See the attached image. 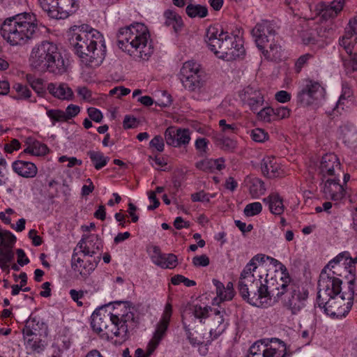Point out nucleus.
<instances>
[{
    "mask_svg": "<svg viewBox=\"0 0 357 357\" xmlns=\"http://www.w3.org/2000/svg\"><path fill=\"white\" fill-rule=\"evenodd\" d=\"M263 278L264 275L261 273L245 266L241 273L238 283V290L243 299L247 294L249 295L250 291L254 290L255 285L259 284V281Z\"/></svg>",
    "mask_w": 357,
    "mask_h": 357,
    "instance_id": "15",
    "label": "nucleus"
},
{
    "mask_svg": "<svg viewBox=\"0 0 357 357\" xmlns=\"http://www.w3.org/2000/svg\"><path fill=\"white\" fill-rule=\"evenodd\" d=\"M219 126L222 134L230 135L236 134L238 131V128L236 123H227L225 119L219 121Z\"/></svg>",
    "mask_w": 357,
    "mask_h": 357,
    "instance_id": "51",
    "label": "nucleus"
},
{
    "mask_svg": "<svg viewBox=\"0 0 357 357\" xmlns=\"http://www.w3.org/2000/svg\"><path fill=\"white\" fill-rule=\"evenodd\" d=\"M227 314L224 309L215 310L210 319L209 334L212 339L217 338L228 326Z\"/></svg>",
    "mask_w": 357,
    "mask_h": 357,
    "instance_id": "21",
    "label": "nucleus"
},
{
    "mask_svg": "<svg viewBox=\"0 0 357 357\" xmlns=\"http://www.w3.org/2000/svg\"><path fill=\"white\" fill-rule=\"evenodd\" d=\"M250 136L253 141L259 143L264 142L268 139V132L259 128L252 130Z\"/></svg>",
    "mask_w": 357,
    "mask_h": 357,
    "instance_id": "49",
    "label": "nucleus"
},
{
    "mask_svg": "<svg viewBox=\"0 0 357 357\" xmlns=\"http://www.w3.org/2000/svg\"><path fill=\"white\" fill-rule=\"evenodd\" d=\"M341 285L342 280L340 278L328 273L326 268H324L318 282L317 304L319 307H321L323 301L340 296Z\"/></svg>",
    "mask_w": 357,
    "mask_h": 357,
    "instance_id": "11",
    "label": "nucleus"
},
{
    "mask_svg": "<svg viewBox=\"0 0 357 357\" xmlns=\"http://www.w3.org/2000/svg\"><path fill=\"white\" fill-rule=\"evenodd\" d=\"M206 37L209 49L220 59L231 61L242 58L245 54L241 40L224 31L221 27L209 26Z\"/></svg>",
    "mask_w": 357,
    "mask_h": 357,
    "instance_id": "5",
    "label": "nucleus"
},
{
    "mask_svg": "<svg viewBox=\"0 0 357 357\" xmlns=\"http://www.w3.org/2000/svg\"><path fill=\"white\" fill-rule=\"evenodd\" d=\"M312 54H305L301 56L295 63V70L297 73H300L301 69L307 63L308 61L312 58Z\"/></svg>",
    "mask_w": 357,
    "mask_h": 357,
    "instance_id": "57",
    "label": "nucleus"
},
{
    "mask_svg": "<svg viewBox=\"0 0 357 357\" xmlns=\"http://www.w3.org/2000/svg\"><path fill=\"white\" fill-rule=\"evenodd\" d=\"M185 13L190 18H204L208 15V8L206 6L190 2L185 8Z\"/></svg>",
    "mask_w": 357,
    "mask_h": 357,
    "instance_id": "34",
    "label": "nucleus"
},
{
    "mask_svg": "<svg viewBox=\"0 0 357 357\" xmlns=\"http://www.w3.org/2000/svg\"><path fill=\"white\" fill-rule=\"evenodd\" d=\"M180 80L183 87L194 92L199 100H206L211 96V88L206 79V74L201 65L194 61H185L180 70Z\"/></svg>",
    "mask_w": 357,
    "mask_h": 357,
    "instance_id": "7",
    "label": "nucleus"
},
{
    "mask_svg": "<svg viewBox=\"0 0 357 357\" xmlns=\"http://www.w3.org/2000/svg\"><path fill=\"white\" fill-rule=\"evenodd\" d=\"M26 344L33 351L40 352L43 349V345L41 343V340H38L37 337L34 338H29L26 340Z\"/></svg>",
    "mask_w": 357,
    "mask_h": 357,
    "instance_id": "60",
    "label": "nucleus"
},
{
    "mask_svg": "<svg viewBox=\"0 0 357 357\" xmlns=\"http://www.w3.org/2000/svg\"><path fill=\"white\" fill-rule=\"evenodd\" d=\"M266 346H263L262 343H259V342H255L249 349V354L248 356H253L256 355L258 353L262 354L264 355V351L266 349Z\"/></svg>",
    "mask_w": 357,
    "mask_h": 357,
    "instance_id": "61",
    "label": "nucleus"
},
{
    "mask_svg": "<svg viewBox=\"0 0 357 357\" xmlns=\"http://www.w3.org/2000/svg\"><path fill=\"white\" fill-rule=\"evenodd\" d=\"M29 61L31 68L40 73L62 75L67 69L57 46L48 41H43L33 48Z\"/></svg>",
    "mask_w": 357,
    "mask_h": 357,
    "instance_id": "6",
    "label": "nucleus"
},
{
    "mask_svg": "<svg viewBox=\"0 0 357 357\" xmlns=\"http://www.w3.org/2000/svg\"><path fill=\"white\" fill-rule=\"evenodd\" d=\"M88 155L93 163L94 167L98 170L104 167L109 160L100 151H89Z\"/></svg>",
    "mask_w": 357,
    "mask_h": 357,
    "instance_id": "41",
    "label": "nucleus"
},
{
    "mask_svg": "<svg viewBox=\"0 0 357 357\" xmlns=\"http://www.w3.org/2000/svg\"><path fill=\"white\" fill-rule=\"evenodd\" d=\"M268 259L269 257L266 255L258 254L254 256L245 266L253 269L257 273H261V271L266 269L264 263L268 261Z\"/></svg>",
    "mask_w": 357,
    "mask_h": 357,
    "instance_id": "37",
    "label": "nucleus"
},
{
    "mask_svg": "<svg viewBox=\"0 0 357 357\" xmlns=\"http://www.w3.org/2000/svg\"><path fill=\"white\" fill-rule=\"evenodd\" d=\"M49 17L60 20L73 15L79 8V0H38Z\"/></svg>",
    "mask_w": 357,
    "mask_h": 357,
    "instance_id": "10",
    "label": "nucleus"
},
{
    "mask_svg": "<svg viewBox=\"0 0 357 357\" xmlns=\"http://www.w3.org/2000/svg\"><path fill=\"white\" fill-rule=\"evenodd\" d=\"M257 112L259 119L265 122H271L275 121L274 110L272 107H266L261 109L260 111H257Z\"/></svg>",
    "mask_w": 357,
    "mask_h": 357,
    "instance_id": "52",
    "label": "nucleus"
},
{
    "mask_svg": "<svg viewBox=\"0 0 357 357\" xmlns=\"http://www.w3.org/2000/svg\"><path fill=\"white\" fill-rule=\"evenodd\" d=\"M12 167L16 174L24 178H33L38 172L34 163L21 160L13 162Z\"/></svg>",
    "mask_w": 357,
    "mask_h": 357,
    "instance_id": "28",
    "label": "nucleus"
},
{
    "mask_svg": "<svg viewBox=\"0 0 357 357\" xmlns=\"http://www.w3.org/2000/svg\"><path fill=\"white\" fill-rule=\"evenodd\" d=\"M102 242L96 234L84 236L78 242L75 248L83 257H94L102 250Z\"/></svg>",
    "mask_w": 357,
    "mask_h": 357,
    "instance_id": "17",
    "label": "nucleus"
},
{
    "mask_svg": "<svg viewBox=\"0 0 357 357\" xmlns=\"http://www.w3.org/2000/svg\"><path fill=\"white\" fill-rule=\"evenodd\" d=\"M252 36L259 50H264L275 37V31L273 24L267 20H262L257 23L252 30Z\"/></svg>",
    "mask_w": 357,
    "mask_h": 357,
    "instance_id": "16",
    "label": "nucleus"
},
{
    "mask_svg": "<svg viewBox=\"0 0 357 357\" xmlns=\"http://www.w3.org/2000/svg\"><path fill=\"white\" fill-rule=\"evenodd\" d=\"M344 0H335L323 10V17L325 18L335 17L342 10Z\"/></svg>",
    "mask_w": 357,
    "mask_h": 357,
    "instance_id": "38",
    "label": "nucleus"
},
{
    "mask_svg": "<svg viewBox=\"0 0 357 357\" xmlns=\"http://www.w3.org/2000/svg\"><path fill=\"white\" fill-rule=\"evenodd\" d=\"M80 111L79 107L75 105H70L67 107L65 112L68 121L77 116Z\"/></svg>",
    "mask_w": 357,
    "mask_h": 357,
    "instance_id": "64",
    "label": "nucleus"
},
{
    "mask_svg": "<svg viewBox=\"0 0 357 357\" xmlns=\"http://www.w3.org/2000/svg\"><path fill=\"white\" fill-rule=\"evenodd\" d=\"M116 37L119 48L127 52L136 60L148 61L153 53L149 32L143 24L135 23L122 27L118 31Z\"/></svg>",
    "mask_w": 357,
    "mask_h": 357,
    "instance_id": "3",
    "label": "nucleus"
},
{
    "mask_svg": "<svg viewBox=\"0 0 357 357\" xmlns=\"http://www.w3.org/2000/svg\"><path fill=\"white\" fill-rule=\"evenodd\" d=\"M87 257H83L76 250H74L71 258L73 270L79 273L80 278L84 280L88 278L94 271L101 259L100 254L94 257L92 260L88 259Z\"/></svg>",
    "mask_w": 357,
    "mask_h": 357,
    "instance_id": "13",
    "label": "nucleus"
},
{
    "mask_svg": "<svg viewBox=\"0 0 357 357\" xmlns=\"http://www.w3.org/2000/svg\"><path fill=\"white\" fill-rule=\"evenodd\" d=\"M86 291H77L75 289H70L69 294L72 298V300L77 303L78 306H82L83 303L82 301H79V299L82 298L84 296V293Z\"/></svg>",
    "mask_w": 357,
    "mask_h": 357,
    "instance_id": "62",
    "label": "nucleus"
},
{
    "mask_svg": "<svg viewBox=\"0 0 357 357\" xmlns=\"http://www.w3.org/2000/svg\"><path fill=\"white\" fill-rule=\"evenodd\" d=\"M286 350V344L283 342L278 339H274L271 340V344L266 347L264 355L258 353L256 355L248 356V357H285Z\"/></svg>",
    "mask_w": 357,
    "mask_h": 357,
    "instance_id": "27",
    "label": "nucleus"
},
{
    "mask_svg": "<svg viewBox=\"0 0 357 357\" xmlns=\"http://www.w3.org/2000/svg\"><path fill=\"white\" fill-rule=\"evenodd\" d=\"M13 89L17 93V100H27L31 96V91L25 85L20 83H16L13 85Z\"/></svg>",
    "mask_w": 357,
    "mask_h": 357,
    "instance_id": "46",
    "label": "nucleus"
},
{
    "mask_svg": "<svg viewBox=\"0 0 357 357\" xmlns=\"http://www.w3.org/2000/svg\"><path fill=\"white\" fill-rule=\"evenodd\" d=\"M48 151L47 146L36 140H29L27 147L24 150V153L39 156L45 155Z\"/></svg>",
    "mask_w": 357,
    "mask_h": 357,
    "instance_id": "35",
    "label": "nucleus"
},
{
    "mask_svg": "<svg viewBox=\"0 0 357 357\" xmlns=\"http://www.w3.org/2000/svg\"><path fill=\"white\" fill-rule=\"evenodd\" d=\"M164 17H165V24L167 26H172L176 31L177 28H181L183 25L181 16L172 10L169 9L165 10Z\"/></svg>",
    "mask_w": 357,
    "mask_h": 357,
    "instance_id": "40",
    "label": "nucleus"
},
{
    "mask_svg": "<svg viewBox=\"0 0 357 357\" xmlns=\"http://www.w3.org/2000/svg\"><path fill=\"white\" fill-rule=\"evenodd\" d=\"M135 315L131 308L123 305L121 312L115 314L95 311L91 315L92 329L101 338L105 340L119 338L120 342L128 337V324L134 321Z\"/></svg>",
    "mask_w": 357,
    "mask_h": 357,
    "instance_id": "2",
    "label": "nucleus"
},
{
    "mask_svg": "<svg viewBox=\"0 0 357 357\" xmlns=\"http://www.w3.org/2000/svg\"><path fill=\"white\" fill-rule=\"evenodd\" d=\"M349 259V252H343L337 255L333 259L329 261L324 268L326 271L328 270L331 275L347 277V274L349 273L353 277L354 276L355 268L350 265L347 266L346 261Z\"/></svg>",
    "mask_w": 357,
    "mask_h": 357,
    "instance_id": "18",
    "label": "nucleus"
},
{
    "mask_svg": "<svg viewBox=\"0 0 357 357\" xmlns=\"http://www.w3.org/2000/svg\"><path fill=\"white\" fill-rule=\"evenodd\" d=\"M263 202L268 206L271 213L280 215L284 211L283 199L277 192L271 193L267 197L263 199Z\"/></svg>",
    "mask_w": 357,
    "mask_h": 357,
    "instance_id": "30",
    "label": "nucleus"
},
{
    "mask_svg": "<svg viewBox=\"0 0 357 357\" xmlns=\"http://www.w3.org/2000/svg\"><path fill=\"white\" fill-rule=\"evenodd\" d=\"M70 45L81 63L96 68L103 61L106 45L103 36L96 29L82 25L72 28L69 33Z\"/></svg>",
    "mask_w": 357,
    "mask_h": 357,
    "instance_id": "1",
    "label": "nucleus"
},
{
    "mask_svg": "<svg viewBox=\"0 0 357 357\" xmlns=\"http://www.w3.org/2000/svg\"><path fill=\"white\" fill-rule=\"evenodd\" d=\"M210 263V260L208 256L206 255H202L199 256H195L192 259V264L195 266H207Z\"/></svg>",
    "mask_w": 357,
    "mask_h": 357,
    "instance_id": "59",
    "label": "nucleus"
},
{
    "mask_svg": "<svg viewBox=\"0 0 357 357\" xmlns=\"http://www.w3.org/2000/svg\"><path fill=\"white\" fill-rule=\"evenodd\" d=\"M240 96L243 102L248 105L254 112H257L264 102V96L261 91L251 86L245 88Z\"/></svg>",
    "mask_w": 357,
    "mask_h": 357,
    "instance_id": "22",
    "label": "nucleus"
},
{
    "mask_svg": "<svg viewBox=\"0 0 357 357\" xmlns=\"http://www.w3.org/2000/svg\"><path fill=\"white\" fill-rule=\"evenodd\" d=\"M149 146L151 148H153L159 152H162L165 148V144L162 137L160 135L155 136L151 140Z\"/></svg>",
    "mask_w": 357,
    "mask_h": 357,
    "instance_id": "56",
    "label": "nucleus"
},
{
    "mask_svg": "<svg viewBox=\"0 0 357 357\" xmlns=\"http://www.w3.org/2000/svg\"><path fill=\"white\" fill-rule=\"evenodd\" d=\"M284 307L292 314H298L305 305L308 291L296 285L291 282L289 274L284 273L279 278V289L276 294V301L282 296Z\"/></svg>",
    "mask_w": 357,
    "mask_h": 357,
    "instance_id": "8",
    "label": "nucleus"
},
{
    "mask_svg": "<svg viewBox=\"0 0 357 357\" xmlns=\"http://www.w3.org/2000/svg\"><path fill=\"white\" fill-rule=\"evenodd\" d=\"M246 185L252 198H258L265 193L264 183L257 177H248L245 180Z\"/></svg>",
    "mask_w": 357,
    "mask_h": 357,
    "instance_id": "31",
    "label": "nucleus"
},
{
    "mask_svg": "<svg viewBox=\"0 0 357 357\" xmlns=\"http://www.w3.org/2000/svg\"><path fill=\"white\" fill-rule=\"evenodd\" d=\"M47 115L52 120L53 125L56 122H65L68 121L65 112L62 110L49 109L47 111Z\"/></svg>",
    "mask_w": 357,
    "mask_h": 357,
    "instance_id": "48",
    "label": "nucleus"
},
{
    "mask_svg": "<svg viewBox=\"0 0 357 357\" xmlns=\"http://www.w3.org/2000/svg\"><path fill=\"white\" fill-rule=\"evenodd\" d=\"M168 326L158 324L153 338L149 344L148 352L151 354L164 337Z\"/></svg>",
    "mask_w": 357,
    "mask_h": 357,
    "instance_id": "36",
    "label": "nucleus"
},
{
    "mask_svg": "<svg viewBox=\"0 0 357 357\" xmlns=\"http://www.w3.org/2000/svg\"><path fill=\"white\" fill-rule=\"evenodd\" d=\"M345 299L344 294L329 298L323 301L321 307L324 308L325 312L331 317H342L349 312L352 305L351 301H346Z\"/></svg>",
    "mask_w": 357,
    "mask_h": 357,
    "instance_id": "14",
    "label": "nucleus"
},
{
    "mask_svg": "<svg viewBox=\"0 0 357 357\" xmlns=\"http://www.w3.org/2000/svg\"><path fill=\"white\" fill-rule=\"evenodd\" d=\"M15 241L16 238L10 231L0 229V247L10 248L12 249Z\"/></svg>",
    "mask_w": 357,
    "mask_h": 357,
    "instance_id": "43",
    "label": "nucleus"
},
{
    "mask_svg": "<svg viewBox=\"0 0 357 357\" xmlns=\"http://www.w3.org/2000/svg\"><path fill=\"white\" fill-rule=\"evenodd\" d=\"M356 43L357 20L354 18L349 20L344 34L339 40V44L348 54H351Z\"/></svg>",
    "mask_w": 357,
    "mask_h": 357,
    "instance_id": "23",
    "label": "nucleus"
},
{
    "mask_svg": "<svg viewBox=\"0 0 357 357\" xmlns=\"http://www.w3.org/2000/svg\"><path fill=\"white\" fill-rule=\"evenodd\" d=\"M88 114L90 119L95 122L100 123L102 119V114L101 112L94 107H90L88 109Z\"/></svg>",
    "mask_w": 357,
    "mask_h": 357,
    "instance_id": "63",
    "label": "nucleus"
},
{
    "mask_svg": "<svg viewBox=\"0 0 357 357\" xmlns=\"http://www.w3.org/2000/svg\"><path fill=\"white\" fill-rule=\"evenodd\" d=\"M340 132L346 144L351 147L357 146V131L354 126L344 125L340 127Z\"/></svg>",
    "mask_w": 357,
    "mask_h": 357,
    "instance_id": "33",
    "label": "nucleus"
},
{
    "mask_svg": "<svg viewBox=\"0 0 357 357\" xmlns=\"http://www.w3.org/2000/svg\"><path fill=\"white\" fill-rule=\"evenodd\" d=\"M323 192L327 198L334 201L341 200L345 195V190L342 185H340L339 177L324 179Z\"/></svg>",
    "mask_w": 357,
    "mask_h": 357,
    "instance_id": "24",
    "label": "nucleus"
},
{
    "mask_svg": "<svg viewBox=\"0 0 357 357\" xmlns=\"http://www.w3.org/2000/svg\"><path fill=\"white\" fill-rule=\"evenodd\" d=\"M14 259V252L10 248L0 247V264L10 263Z\"/></svg>",
    "mask_w": 357,
    "mask_h": 357,
    "instance_id": "53",
    "label": "nucleus"
},
{
    "mask_svg": "<svg viewBox=\"0 0 357 357\" xmlns=\"http://www.w3.org/2000/svg\"><path fill=\"white\" fill-rule=\"evenodd\" d=\"M260 50L268 59L277 61L281 58V46L278 40L275 39V37L271 39V42L268 43L266 48Z\"/></svg>",
    "mask_w": 357,
    "mask_h": 357,
    "instance_id": "32",
    "label": "nucleus"
},
{
    "mask_svg": "<svg viewBox=\"0 0 357 357\" xmlns=\"http://www.w3.org/2000/svg\"><path fill=\"white\" fill-rule=\"evenodd\" d=\"M166 143L174 147L186 146L190 141V132L187 128L169 127L165 132Z\"/></svg>",
    "mask_w": 357,
    "mask_h": 357,
    "instance_id": "20",
    "label": "nucleus"
},
{
    "mask_svg": "<svg viewBox=\"0 0 357 357\" xmlns=\"http://www.w3.org/2000/svg\"><path fill=\"white\" fill-rule=\"evenodd\" d=\"M319 172L322 181L339 177L341 173V165L337 156L334 153L324 155L321 158Z\"/></svg>",
    "mask_w": 357,
    "mask_h": 357,
    "instance_id": "19",
    "label": "nucleus"
},
{
    "mask_svg": "<svg viewBox=\"0 0 357 357\" xmlns=\"http://www.w3.org/2000/svg\"><path fill=\"white\" fill-rule=\"evenodd\" d=\"M191 310L194 317L202 322L203 319L208 317L209 311L212 309L208 305L197 303L192 306Z\"/></svg>",
    "mask_w": 357,
    "mask_h": 357,
    "instance_id": "42",
    "label": "nucleus"
},
{
    "mask_svg": "<svg viewBox=\"0 0 357 357\" xmlns=\"http://www.w3.org/2000/svg\"><path fill=\"white\" fill-rule=\"evenodd\" d=\"M279 278L275 275L269 278L268 273L266 277L259 281V284L255 285L254 290L249 291V295L243 298L253 306L266 307L271 306L276 301V294L279 289Z\"/></svg>",
    "mask_w": 357,
    "mask_h": 357,
    "instance_id": "9",
    "label": "nucleus"
},
{
    "mask_svg": "<svg viewBox=\"0 0 357 357\" xmlns=\"http://www.w3.org/2000/svg\"><path fill=\"white\" fill-rule=\"evenodd\" d=\"M273 110L275 121L288 118L290 115V109L286 107H279Z\"/></svg>",
    "mask_w": 357,
    "mask_h": 357,
    "instance_id": "58",
    "label": "nucleus"
},
{
    "mask_svg": "<svg viewBox=\"0 0 357 357\" xmlns=\"http://www.w3.org/2000/svg\"><path fill=\"white\" fill-rule=\"evenodd\" d=\"M325 94V89L319 82L312 79L307 80L306 84L297 94V102L303 106L317 104L324 99Z\"/></svg>",
    "mask_w": 357,
    "mask_h": 357,
    "instance_id": "12",
    "label": "nucleus"
},
{
    "mask_svg": "<svg viewBox=\"0 0 357 357\" xmlns=\"http://www.w3.org/2000/svg\"><path fill=\"white\" fill-rule=\"evenodd\" d=\"M172 304L169 303H167L165 307V310L163 312L162 319L158 324L168 326L169 321H170V318L172 317Z\"/></svg>",
    "mask_w": 357,
    "mask_h": 357,
    "instance_id": "54",
    "label": "nucleus"
},
{
    "mask_svg": "<svg viewBox=\"0 0 357 357\" xmlns=\"http://www.w3.org/2000/svg\"><path fill=\"white\" fill-rule=\"evenodd\" d=\"M47 91L54 98L61 100H71L73 97V91L66 83H50L47 85Z\"/></svg>",
    "mask_w": 357,
    "mask_h": 357,
    "instance_id": "29",
    "label": "nucleus"
},
{
    "mask_svg": "<svg viewBox=\"0 0 357 357\" xmlns=\"http://www.w3.org/2000/svg\"><path fill=\"white\" fill-rule=\"evenodd\" d=\"M34 321H28L26 324L24 328L23 329V335L27 340L29 338H34L37 337L36 333V329L33 328Z\"/></svg>",
    "mask_w": 357,
    "mask_h": 357,
    "instance_id": "55",
    "label": "nucleus"
},
{
    "mask_svg": "<svg viewBox=\"0 0 357 357\" xmlns=\"http://www.w3.org/2000/svg\"><path fill=\"white\" fill-rule=\"evenodd\" d=\"M153 252L155 255L153 257V262L162 268H174L177 266L178 259L176 255L169 254H162L158 246L153 248Z\"/></svg>",
    "mask_w": 357,
    "mask_h": 357,
    "instance_id": "26",
    "label": "nucleus"
},
{
    "mask_svg": "<svg viewBox=\"0 0 357 357\" xmlns=\"http://www.w3.org/2000/svg\"><path fill=\"white\" fill-rule=\"evenodd\" d=\"M38 28L37 20L31 13H22L7 18L1 26V35L10 45H24L33 37Z\"/></svg>",
    "mask_w": 357,
    "mask_h": 357,
    "instance_id": "4",
    "label": "nucleus"
},
{
    "mask_svg": "<svg viewBox=\"0 0 357 357\" xmlns=\"http://www.w3.org/2000/svg\"><path fill=\"white\" fill-rule=\"evenodd\" d=\"M261 211V204L257 202L247 204L244 208L243 212L245 216L251 217L260 213Z\"/></svg>",
    "mask_w": 357,
    "mask_h": 357,
    "instance_id": "50",
    "label": "nucleus"
},
{
    "mask_svg": "<svg viewBox=\"0 0 357 357\" xmlns=\"http://www.w3.org/2000/svg\"><path fill=\"white\" fill-rule=\"evenodd\" d=\"M261 169L263 174L271 178L281 176L284 174L280 163L273 156H266L263 158Z\"/></svg>",
    "mask_w": 357,
    "mask_h": 357,
    "instance_id": "25",
    "label": "nucleus"
},
{
    "mask_svg": "<svg viewBox=\"0 0 357 357\" xmlns=\"http://www.w3.org/2000/svg\"><path fill=\"white\" fill-rule=\"evenodd\" d=\"M203 171H212L213 169L222 170L225 168V160L222 158L216 160H206L197 165Z\"/></svg>",
    "mask_w": 357,
    "mask_h": 357,
    "instance_id": "39",
    "label": "nucleus"
},
{
    "mask_svg": "<svg viewBox=\"0 0 357 357\" xmlns=\"http://www.w3.org/2000/svg\"><path fill=\"white\" fill-rule=\"evenodd\" d=\"M219 147L228 152H232L236 147V142L229 137H222L217 140Z\"/></svg>",
    "mask_w": 357,
    "mask_h": 357,
    "instance_id": "47",
    "label": "nucleus"
},
{
    "mask_svg": "<svg viewBox=\"0 0 357 357\" xmlns=\"http://www.w3.org/2000/svg\"><path fill=\"white\" fill-rule=\"evenodd\" d=\"M213 283L214 286L215 287V291L217 296L213 298V304H219L220 303L224 301H230L231 299L224 298L225 296V287L224 284L220 282L219 280L216 279L213 280Z\"/></svg>",
    "mask_w": 357,
    "mask_h": 357,
    "instance_id": "44",
    "label": "nucleus"
},
{
    "mask_svg": "<svg viewBox=\"0 0 357 357\" xmlns=\"http://www.w3.org/2000/svg\"><path fill=\"white\" fill-rule=\"evenodd\" d=\"M184 328L188 339L192 345L203 344L205 340L208 338L206 337L205 334L199 333L197 331H195L194 333L190 332V328L187 326H185Z\"/></svg>",
    "mask_w": 357,
    "mask_h": 357,
    "instance_id": "45",
    "label": "nucleus"
}]
</instances>
